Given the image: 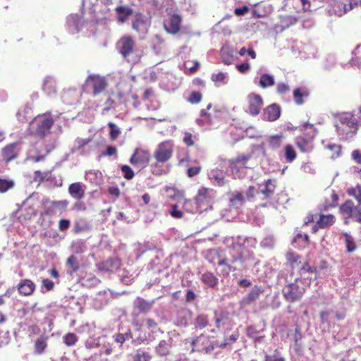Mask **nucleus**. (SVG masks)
Listing matches in <instances>:
<instances>
[{
    "label": "nucleus",
    "mask_w": 361,
    "mask_h": 361,
    "mask_svg": "<svg viewBox=\"0 0 361 361\" xmlns=\"http://www.w3.org/2000/svg\"><path fill=\"white\" fill-rule=\"evenodd\" d=\"M358 124H360V119L356 111H354L353 113L344 112L338 114L334 126L341 139L349 140L357 133Z\"/></svg>",
    "instance_id": "nucleus-1"
},
{
    "label": "nucleus",
    "mask_w": 361,
    "mask_h": 361,
    "mask_svg": "<svg viewBox=\"0 0 361 361\" xmlns=\"http://www.w3.org/2000/svg\"><path fill=\"white\" fill-rule=\"evenodd\" d=\"M246 261L247 258L244 252L233 247L230 251V257L219 260L217 264L222 267L221 274L223 276H227L231 271L245 269L247 267Z\"/></svg>",
    "instance_id": "nucleus-2"
},
{
    "label": "nucleus",
    "mask_w": 361,
    "mask_h": 361,
    "mask_svg": "<svg viewBox=\"0 0 361 361\" xmlns=\"http://www.w3.org/2000/svg\"><path fill=\"white\" fill-rule=\"evenodd\" d=\"M82 18L78 14H71L66 19V28L71 34H75L80 32L84 27L91 23H97L102 20V18L90 14V11H82Z\"/></svg>",
    "instance_id": "nucleus-3"
},
{
    "label": "nucleus",
    "mask_w": 361,
    "mask_h": 361,
    "mask_svg": "<svg viewBox=\"0 0 361 361\" xmlns=\"http://www.w3.org/2000/svg\"><path fill=\"white\" fill-rule=\"evenodd\" d=\"M54 124V119L50 113L37 116L31 122V128L35 130V134L43 137L50 133V129Z\"/></svg>",
    "instance_id": "nucleus-4"
},
{
    "label": "nucleus",
    "mask_w": 361,
    "mask_h": 361,
    "mask_svg": "<svg viewBox=\"0 0 361 361\" xmlns=\"http://www.w3.org/2000/svg\"><path fill=\"white\" fill-rule=\"evenodd\" d=\"M191 345L192 352L197 351L206 354L211 353L215 347H218V343L214 341V337L203 334L193 339Z\"/></svg>",
    "instance_id": "nucleus-5"
},
{
    "label": "nucleus",
    "mask_w": 361,
    "mask_h": 361,
    "mask_svg": "<svg viewBox=\"0 0 361 361\" xmlns=\"http://www.w3.org/2000/svg\"><path fill=\"white\" fill-rule=\"evenodd\" d=\"M111 4V0H82V7H87L93 13L103 18H107L109 8L107 6Z\"/></svg>",
    "instance_id": "nucleus-6"
},
{
    "label": "nucleus",
    "mask_w": 361,
    "mask_h": 361,
    "mask_svg": "<svg viewBox=\"0 0 361 361\" xmlns=\"http://www.w3.org/2000/svg\"><path fill=\"white\" fill-rule=\"evenodd\" d=\"M192 312L187 307L177 308L171 316L173 324L178 327L186 328L191 322Z\"/></svg>",
    "instance_id": "nucleus-7"
},
{
    "label": "nucleus",
    "mask_w": 361,
    "mask_h": 361,
    "mask_svg": "<svg viewBox=\"0 0 361 361\" xmlns=\"http://www.w3.org/2000/svg\"><path fill=\"white\" fill-rule=\"evenodd\" d=\"M298 281V279H296L294 283H289L283 289L285 299L290 302H294L300 300L305 293L304 287L300 286Z\"/></svg>",
    "instance_id": "nucleus-8"
},
{
    "label": "nucleus",
    "mask_w": 361,
    "mask_h": 361,
    "mask_svg": "<svg viewBox=\"0 0 361 361\" xmlns=\"http://www.w3.org/2000/svg\"><path fill=\"white\" fill-rule=\"evenodd\" d=\"M86 85L92 89L94 96L102 93L107 87L108 82L105 77L99 75L91 74L85 81Z\"/></svg>",
    "instance_id": "nucleus-9"
},
{
    "label": "nucleus",
    "mask_w": 361,
    "mask_h": 361,
    "mask_svg": "<svg viewBox=\"0 0 361 361\" xmlns=\"http://www.w3.org/2000/svg\"><path fill=\"white\" fill-rule=\"evenodd\" d=\"M276 180L269 179L264 183L259 185L257 195L261 200H266L267 202L262 203L261 207H266L268 204L269 200L274 192L276 188Z\"/></svg>",
    "instance_id": "nucleus-10"
},
{
    "label": "nucleus",
    "mask_w": 361,
    "mask_h": 361,
    "mask_svg": "<svg viewBox=\"0 0 361 361\" xmlns=\"http://www.w3.org/2000/svg\"><path fill=\"white\" fill-rule=\"evenodd\" d=\"M173 145L171 141L162 142L157 146L154 157L158 162L164 163L172 156Z\"/></svg>",
    "instance_id": "nucleus-11"
},
{
    "label": "nucleus",
    "mask_w": 361,
    "mask_h": 361,
    "mask_svg": "<svg viewBox=\"0 0 361 361\" xmlns=\"http://www.w3.org/2000/svg\"><path fill=\"white\" fill-rule=\"evenodd\" d=\"M150 160L149 152L143 149H135L130 159V163L140 169L145 168Z\"/></svg>",
    "instance_id": "nucleus-12"
},
{
    "label": "nucleus",
    "mask_w": 361,
    "mask_h": 361,
    "mask_svg": "<svg viewBox=\"0 0 361 361\" xmlns=\"http://www.w3.org/2000/svg\"><path fill=\"white\" fill-rule=\"evenodd\" d=\"M116 49L124 59H128L134 52L135 42L131 37H123L118 41Z\"/></svg>",
    "instance_id": "nucleus-13"
},
{
    "label": "nucleus",
    "mask_w": 361,
    "mask_h": 361,
    "mask_svg": "<svg viewBox=\"0 0 361 361\" xmlns=\"http://www.w3.org/2000/svg\"><path fill=\"white\" fill-rule=\"evenodd\" d=\"M151 21L146 16L137 13L132 20V27L141 35H145L150 27Z\"/></svg>",
    "instance_id": "nucleus-14"
},
{
    "label": "nucleus",
    "mask_w": 361,
    "mask_h": 361,
    "mask_svg": "<svg viewBox=\"0 0 361 361\" xmlns=\"http://www.w3.org/2000/svg\"><path fill=\"white\" fill-rule=\"evenodd\" d=\"M250 158V154L240 155L231 161V171L235 177L242 178L241 172L247 169L246 164Z\"/></svg>",
    "instance_id": "nucleus-15"
},
{
    "label": "nucleus",
    "mask_w": 361,
    "mask_h": 361,
    "mask_svg": "<svg viewBox=\"0 0 361 361\" xmlns=\"http://www.w3.org/2000/svg\"><path fill=\"white\" fill-rule=\"evenodd\" d=\"M21 150V142H15L6 145L1 150V155L6 162L16 159Z\"/></svg>",
    "instance_id": "nucleus-16"
},
{
    "label": "nucleus",
    "mask_w": 361,
    "mask_h": 361,
    "mask_svg": "<svg viewBox=\"0 0 361 361\" xmlns=\"http://www.w3.org/2000/svg\"><path fill=\"white\" fill-rule=\"evenodd\" d=\"M156 299L147 300L141 297H137L133 301V314L138 315L140 314H147L152 308Z\"/></svg>",
    "instance_id": "nucleus-17"
},
{
    "label": "nucleus",
    "mask_w": 361,
    "mask_h": 361,
    "mask_svg": "<svg viewBox=\"0 0 361 361\" xmlns=\"http://www.w3.org/2000/svg\"><path fill=\"white\" fill-rule=\"evenodd\" d=\"M247 111L253 116L258 115L264 104L261 95L256 93H250L247 96Z\"/></svg>",
    "instance_id": "nucleus-18"
},
{
    "label": "nucleus",
    "mask_w": 361,
    "mask_h": 361,
    "mask_svg": "<svg viewBox=\"0 0 361 361\" xmlns=\"http://www.w3.org/2000/svg\"><path fill=\"white\" fill-rule=\"evenodd\" d=\"M91 141V137H77L74 140L71 152L73 153L79 152V154L82 156L88 155L92 150V147L89 145Z\"/></svg>",
    "instance_id": "nucleus-19"
},
{
    "label": "nucleus",
    "mask_w": 361,
    "mask_h": 361,
    "mask_svg": "<svg viewBox=\"0 0 361 361\" xmlns=\"http://www.w3.org/2000/svg\"><path fill=\"white\" fill-rule=\"evenodd\" d=\"M176 334V331H170L168 333L169 339L161 340L159 342L155 348V353L159 357H165L170 354L171 349L173 345L172 336Z\"/></svg>",
    "instance_id": "nucleus-20"
},
{
    "label": "nucleus",
    "mask_w": 361,
    "mask_h": 361,
    "mask_svg": "<svg viewBox=\"0 0 361 361\" xmlns=\"http://www.w3.org/2000/svg\"><path fill=\"white\" fill-rule=\"evenodd\" d=\"M303 128L305 130H309L310 133H312L311 136L308 138H305L302 137H300L297 138V145L298 148L302 152H310L312 149V144H311V139L314 136V128L312 125L306 123Z\"/></svg>",
    "instance_id": "nucleus-21"
},
{
    "label": "nucleus",
    "mask_w": 361,
    "mask_h": 361,
    "mask_svg": "<svg viewBox=\"0 0 361 361\" xmlns=\"http://www.w3.org/2000/svg\"><path fill=\"white\" fill-rule=\"evenodd\" d=\"M112 338L114 342L119 344L120 347H121L126 341H129L130 339H132V341L134 342L133 333L130 327L119 326L118 332L114 334L112 336Z\"/></svg>",
    "instance_id": "nucleus-22"
},
{
    "label": "nucleus",
    "mask_w": 361,
    "mask_h": 361,
    "mask_svg": "<svg viewBox=\"0 0 361 361\" xmlns=\"http://www.w3.org/2000/svg\"><path fill=\"white\" fill-rule=\"evenodd\" d=\"M281 107L277 104H271L267 106L262 114V118L264 121H274L281 116Z\"/></svg>",
    "instance_id": "nucleus-23"
},
{
    "label": "nucleus",
    "mask_w": 361,
    "mask_h": 361,
    "mask_svg": "<svg viewBox=\"0 0 361 361\" xmlns=\"http://www.w3.org/2000/svg\"><path fill=\"white\" fill-rule=\"evenodd\" d=\"M214 197V190L212 189L202 188L199 190L195 197L197 204L200 207L208 205Z\"/></svg>",
    "instance_id": "nucleus-24"
},
{
    "label": "nucleus",
    "mask_w": 361,
    "mask_h": 361,
    "mask_svg": "<svg viewBox=\"0 0 361 361\" xmlns=\"http://www.w3.org/2000/svg\"><path fill=\"white\" fill-rule=\"evenodd\" d=\"M180 16L178 14H173L164 23V27L167 32L176 34L180 30Z\"/></svg>",
    "instance_id": "nucleus-25"
},
{
    "label": "nucleus",
    "mask_w": 361,
    "mask_h": 361,
    "mask_svg": "<svg viewBox=\"0 0 361 361\" xmlns=\"http://www.w3.org/2000/svg\"><path fill=\"white\" fill-rule=\"evenodd\" d=\"M85 185L80 182L71 183L68 187V193L77 200H80L85 197Z\"/></svg>",
    "instance_id": "nucleus-26"
},
{
    "label": "nucleus",
    "mask_w": 361,
    "mask_h": 361,
    "mask_svg": "<svg viewBox=\"0 0 361 361\" xmlns=\"http://www.w3.org/2000/svg\"><path fill=\"white\" fill-rule=\"evenodd\" d=\"M36 286L35 283L30 279H23L17 285L18 290L20 294L28 296L31 295L35 291Z\"/></svg>",
    "instance_id": "nucleus-27"
},
{
    "label": "nucleus",
    "mask_w": 361,
    "mask_h": 361,
    "mask_svg": "<svg viewBox=\"0 0 361 361\" xmlns=\"http://www.w3.org/2000/svg\"><path fill=\"white\" fill-rule=\"evenodd\" d=\"M264 292V290L259 286H255L252 288L250 292L243 298L242 302L245 305H250L256 301L259 295Z\"/></svg>",
    "instance_id": "nucleus-28"
},
{
    "label": "nucleus",
    "mask_w": 361,
    "mask_h": 361,
    "mask_svg": "<svg viewBox=\"0 0 361 361\" xmlns=\"http://www.w3.org/2000/svg\"><path fill=\"white\" fill-rule=\"evenodd\" d=\"M202 282L212 288H216L219 285L218 278L210 271H207L201 275Z\"/></svg>",
    "instance_id": "nucleus-29"
},
{
    "label": "nucleus",
    "mask_w": 361,
    "mask_h": 361,
    "mask_svg": "<svg viewBox=\"0 0 361 361\" xmlns=\"http://www.w3.org/2000/svg\"><path fill=\"white\" fill-rule=\"evenodd\" d=\"M48 336L40 335L35 341L34 353L41 355L44 353L47 347Z\"/></svg>",
    "instance_id": "nucleus-30"
},
{
    "label": "nucleus",
    "mask_w": 361,
    "mask_h": 361,
    "mask_svg": "<svg viewBox=\"0 0 361 361\" xmlns=\"http://www.w3.org/2000/svg\"><path fill=\"white\" fill-rule=\"evenodd\" d=\"M193 324L197 330H202L210 326L209 316L204 313L198 314L194 319Z\"/></svg>",
    "instance_id": "nucleus-31"
},
{
    "label": "nucleus",
    "mask_w": 361,
    "mask_h": 361,
    "mask_svg": "<svg viewBox=\"0 0 361 361\" xmlns=\"http://www.w3.org/2000/svg\"><path fill=\"white\" fill-rule=\"evenodd\" d=\"M255 82L262 88L265 89L274 86L275 84V79L273 75L263 73L261 75L258 82H257V78L255 79Z\"/></svg>",
    "instance_id": "nucleus-32"
},
{
    "label": "nucleus",
    "mask_w": 361,
    "mask_h": 361,
    "mask_svg": "<svg viewBox=\"0 0 361 361\" xmlns=\"http://www.w3.org/2000/svg\"><path fill=\"white\" fill-rule=\"evenodd\" d=\"M120 267V261L117 258H109L106 261L103 262L99 268L102 270H104L106 271H114L117 270Z\"/></svg>",
    "instance_id": "nucleus-33"
},
{
    "label": "nucleus",
    "mask_w": 361,
    "mask_h": 361,
    "mask_svg": "<svg viewBox=\"0 0 361 361\" xmlns=\"http://www.w3.org/2000/svg\"><path fill=\"white\" fill-rule=\"evenodd\" d=\"M355 207L352 200H347L340 207L341 213L347 219L351 218L353 219Z\"/></svg>",
    "instance_id": "nucleus-34"
},
{
    "label": "nucleus",
    "mask_w": 361,
    "mask_h": 361,
    "mask_svg": "<svg viewBox=\"0 0 361 361\" xmlns=\"http://www.w3.org/2000/svg\"><path fill=\"white\" fill-rule=\"evenodd\" d=\"M115 11L116 12L118 21L120 23H124L133 13L132 8L123 6H116Z\"/></svg>",
    "instance_id": "nucleus-35"
},
{
    "label": "nucleus",
    "mask_w": 361,
    "mask_h": 361,
    "mask_svg": "<svg viewBox=\"0 0 361 361\" xmlns=\"http://www.w3.org/2000/svg\"><path fill=\"white\" fill-rule=\"evenodd\" d=\"M66 267H67V273L72 275L78 271L80 263L78 259L73 255H71L66 260Z\"/></svg>",
    "instance_id": "nucleus-36"
},
{
    "label": "nucleus",
    "mask_w": 361,
    "mask_h": 361,
    "mask_svg": "<svg viewBox=\"0 0 361 361\" xmlns=\"http://www.w3.org/2000/svg\"><path fill=\"white\" fill-rule=\"evenodd\" d=\"M209 177L212 180L215 181L219 186L224 185L226 183L225 173L223 171L219 169L212 170L209 173Z\"/></svg>",
    "instance_id": "nucleus-37"
},
{
    "label": "nucleus",
    "mask_w": 361,
    "mask_h": 361,
    "mask_svg": "<svg viewBox=\"0 0 361 361\" xmlns=\"http://www.w3.org/2000/svg\"><path fill=\"white\" fill-rule=\"evenodd\" d=\"M357 5H359V2L357 0H350L348 5H346L343 3H338L337 7L339 8V10H335V13L337 16H342L343 14L346 13L348 11H350Z\"/></svg>",
    "instance_id": "nucleus-38"
},
{
    "label": "nucleus",
    "mask_w": 361,
    "mask_h": 361,
    "mask_svg": "<svg viewBox=\"0 0 361 361\" xmlns=\"http://www.w3.org/2000/svg\"><path fill=\"white\" fill-rule=\"evenodd\" d=\"M178 204H181L183 209L188 213H195L199 207L196 200L193 201L192 200H186L183 198L180 199Z\"/></svg>",
    "instance_id": "nucleus-39"
},
{
    "label": "nucleus",
    "mask_w": 361,
    "mask_h": 361,
    "mask_svg": "<svg viewBox=\"0 0 361 361\" xmlns=\"http://www.w3.org/2000/svg\"><path fill=\"white\" fill-rule=\"evenodd\" d=\"M86 180L94 185H99L102 181V173L99 171L90 170L85 176Z\"/></svg>",
    "instance_id": "nucleus-40"
},
{
    "label": "nucleus",
    "mask_w": 361,
    "mask_h": 361,
    "mask_svg": "<svg viewBox=\"0 0 361 361\" xmlns=\"http://www.w3.org/2000/svg\"><path fill=\"white\" fill-rule=\"evenodd\" d=\"M295 269L298 270L300 275L301 277H304V279H312V275L314 269L311 267L307 263L305 262L303 264H300Z\"/></svg>",
    "instance_id": "nucleus-41"
},
{
    "label": "nucleus",
    "mask_w": 361,
    "mask_h": 361,
    "mask_svg": "<svg viewBox=\"0 0 361 361\" xmlns=\"http://www.w3.org/2000/svg\"><path fill=\"white\" fill-rule=\"evenodd\" d=\"M245 198L244 195L240 192H234L232 197L230 198L231 206L238 209L245 202Z\"/></svg>",
    "instance_id": "nucleus-42"
},
{
    "label": "nucleus",
    "mask_w": 361,
    "mask_h": 361,
    "mask_svg": "<svg viewBox=\"0 0 361 361\" xmlns=\"http://www.w3.org/2000/svg\"><path fill=\"white\" fill-rule=\"evenodd\" d=\"M43 90L49 96H51L52 94H55V81L51 77H47L45 78L43 85Z\"/></svg>",
    "instance_id": "nucleus-43"
},
{
    "label": "nucleus",
    "mask_w": 361,
    "mask_h": 361,
    "mask_svg": "<svg viewBox=\"0 0 361 361\" xmlns=\"http://www.w3.org/2000/svg\"><path fill=\"white\" fill-rule=\"evenodd\" d=\"M91 229V224L85 219H80L74 224V231L76 233L87 231Z\"/></svg>",
    "instance_id": "nucleus-44"
},
{
    "label": "nucleus",
    "mask_w": 361,
    "mask_h": 361,
    "mask_svg": "<svg viewBox=\"0 0 361 361\" xmlns=\"http://www.w3.org/2000/svg\"><path fill=\"white\" fill-rule=\"evenodd\" d=\"M334 222V216L331 214L324 215L321 214L319 219L317 220V224L320 228H326L332 225Z\"/></svg>",
    "instance_id": "nucleus-45"
},
{
    "label": "nucleus",
    "mask_w": 361,
    "mask_h": 361,
    "mask_svg": "<svg viewBox=\"0 0 361 361\" xmlns=\"http://www.w3.org/2000/svg\"><path fill=\"white\" fill-rule=\"evenodd\" d=\"M293 94L295 102L298 105H301L304 103L302 98L307 97L308 93L304 88L299 87L293 90Z\"/></svg>",
    "instance_id": "nucleus-46"
},
{
    "label": "nucleus",
    "mask_w": 361,
    "mask_h": 361,
    "mask_svg": "<svg viewBox=\"0 0 361 361\" xmlns=\"http://www.w3.org/2000/svg\"><path fill=\"white\" fill-rule=\"evenodd\" d=\"M343 237L347 251L348 252H354L356 250V245L353 238L348 233H344Z\"/></svg>",
    "instance_id": "nucleus-47"
},
{
    "label": "nucleus",
    "mask_w": 361,
    "mask_h": 361,
    "mask_svg": "<svg viewBox=\"0 0 361 361\" xmlns=\"http://www.w3.org/2000/svg\"><path fill=\"white\" fill-rule=\"evenodd\" d=\"M283 138V135L282 134L271 136L269 140V146L274 149L279 148L282 143Z\"/></svg>",
    "instance_id": "nucleus-48"
},
{
    "label": "nucleus",
    "mask_w": 361,
    "mask_h": 361,
    "mask_svg": "<svg viewBox=\"0 0 361 361\" xmlns=\"http://www.w3.org/2000/svg\"><path fill=\"white\" fill-rule=\"evenodd\" d=\"M15 183L11 179L0 178V192L4 193L13 188Z\"/></svg>",
    "instance_id": "nucleus-49"
},
{
    "label": "nucleus",
    "mask_w": 361,
    "mask_h": 361,
    "mask_svg": "<svg viewBox=\"0 0 361 361\" xmlns=\"http://www.w3.org/2000/svg\"><path fill=\"white\" fill-rule=\"evenodd\" d=\"M324 147L332 152L331 157L332 159L338 157L341 152V147L335 143H328L324 145Z\"/></svg>",
    "instance_id": "nucleus-50"
},
{
    "label": "nucleus",
    "mask_w": 361,
    "mask_h": 361,
    "mask_svg": "<svg viewBox=\"0 0 361 361\" xmlns=\"http://www.w3.org/2000/svg\"><path fill=\"white\" fill-rule=\"evenodd\" d=\"M284 155L286 161L292 162L296 158V152L290 145H287L284 149Z\"/></svg>",
    "instance_id": "nucleus-51"
},
{
    "label": "nucleus",
    "mask_w": 361,
    "mask_h": 361,
    "mask_svg": "<svg viewBox=\"0 0 361 361\" xmlns=\"http://www.w3.org/2000/svg\"><path fill=\"white\" fill-rule=\"evenodd\" d=\"M275 245V238L272 235H267L261 241L260 245L264 248L271 249Z\"/></svg>",
    "instance_id": "nucleus-52"
},
{
    "label": "nucleus",
    "mask_w": 361,
    "mask_h": 361,
    "mask_svg": "<svg viewBox=\"0 0 361 361\" xmlns=\"http://www.w3.org/2000/svg\"><path fill=\"white\" fill-rule=\"evenodd\" d=\"M239 337V334L238 332L233 333L229 337L225 338L224 341L219 343H218V347L221 348H224L228 345H230L234 342H235Z\"/></svg>",
    "instance_id": "nucleus-53"
},
{
    "label": "nucleus",
    "mask_w": 361,
    "mask_h": 361,
    "mask_svg": "<svg viewBox=\"0 0 361 361\" xmlns=\"http://www.w3.org/2000/svg\"><path fill=\"white\" fill-rule=\"evenodd\" d=\"M286 259L291 264L293 269H295L296 267L301 264L300 261L298 262V259H300L299 256L294 252H288L286 255Z\"/></svg>",
    "instance_id": "nucleus-54"
},
{
    "label": "nucleus",
    "mask_w": 361,
    "mask_h": 361,
    "mask_svg": "<svg viewBox=\"0 0 361 361\" xmlns=\"http://www.w3.org/2000/svg\"><path fill=\"white\" fill-rule=\"evenodd\" d=\"M118 276L120 277L121 281L125 284H129L133 280V275L130 274L129 272L125 269L120 270Z\"/></svg>",
    "instance_id": "nucleus-55"
},
{
    "label": "nucleus",
    "mask_w": 361,
    "mask_h": 361,
    "mask_svg": "<svg viewBox=\"0 0 361 361\" xmlns=\"http://www.w3.org/2000/svg\"><path fill=\"white\" fill-rule=\"evenodd\" d=\"M110 132L109 135L111 140H115L121 134L120 128L114 123L109 122L108 123Z\"/></svg>",
    "instance_id": "nucleus-56"
},
{
    "label": "nucleus",
    "mask_w": 361,
    "mask_h": 361,
    "mask_svg": "<svg viewBox=\"0 0 361 361\" xmlns=\"http://www.w3.org/2000/svg\"><path fill=\"white\" fill-rule=\"evenodd\" d=\"M63 343L68 346H73L78 341L77 336L73 333L66 334L63 337Z\"/></svg>",
    "instance_id": "nucleus-57"
},
{
    "label": "nucleus",
    "mask_w": 361,
    "mask_h": 361,
    "mask_svg": "<svg viewBox=\"0 0 361 361\" xmlns=\"http://www.w3.org/2000/svg\"><path fill=\"white\" fill-rule=\"evenodd\" d=\"M226 317L224 313L215 311L214 313V319L215 322L216 326L218 329H220L221 326L224 325V320Z\"/></svg>",
    "instance_id": "nucleus-58"
},
{
    "label": "nucleus",
    "mask_w": 361,
    "mask_h": 361,
    "mask_svg": "<svg viewBox=\"0 0 361 361\" xmlns=\"http://www.w3.org/2000/svg\"><path fill=\"white\" fill-rule=\"evenodd\" d=\"M121 170L123 173V177L127 180H131L133 178L135 173L132 169L128 165H122Z\"/></svg>",
    "instance_id": "nucleus-59"
},
{
    "label": "nucleus",
    "mask_w": 361,
    "mask_h": 361,
    "mask_svg": "<svg viewBox=\"0 0 361 361\" xmlns=\"http://www.w3.org/2000/svg\"><path fill=\"white\" fill-rule=\"evenodd\" d=\"M71 248L75 253H82L85 251L86 247L82 241L77 240L73 243Z\"/></svg>",
    "instance_id": "nucleus-60"
},
{
    "label": "nucleus",
    "mask_w": 361,
    "mask_h": 361,
    "mask_svg": "<svg viewBox=\"0 0 361 361\" xmlns=\"http://www.w3.org/2000/svg\"><path fill=\"white\" fill-rule=\"evenodd\" d=\"M348 193L349 195L354 197L359 203L361 202V186L357 185L355 188H349Z\"/></svg>",
    "instance_id": "nucleus-61"
},
{
    "label": "nucleus",
    "mask_w": 361,
    "mask_h": 361,
    "mask_svg": "<svg viewBox=\"0 0 361 361\" xmlns=\"http://www.w3.org/2000/svg\"><path fill=\"white\" fill-rule=\"evenodd\" d=\"M290 87L284 82H279L276 87V92L280 95H284L290 92Z\"/></svg>",
    "instance_id": "nucleus-62"
},
{
    "label": "nucleus",
    "mask_w": 361,
    "mask_h": 361,
    "mask_svg": "<svg viewBox=\"0 0 361 361\" xmlns=\"http://www.w3.org/2000/svg\"><path fill=\"white\" fill-rule=\"evenodd\" d=\"M100 345V338H90L85 342V347L88 349H92L99 347Z\"/></svg>",
    "instance_id": "nucleus-63"
},
{
    "label": "nucleus",
    "mask_w": 361,
    "mask_h": 361,
    "mask_svg": "<svg viewBox=\"0 0 361 361\" xmlns=\"http://www.w3.org/2000/svg\"><path fill=\"white\" fill-rule=\"evenodd\" d=\"M151 355L147 352H138L134 357V361H149Z\"/></svg>",
    "instance_id": "nucleus-64"
}]
</instances>
